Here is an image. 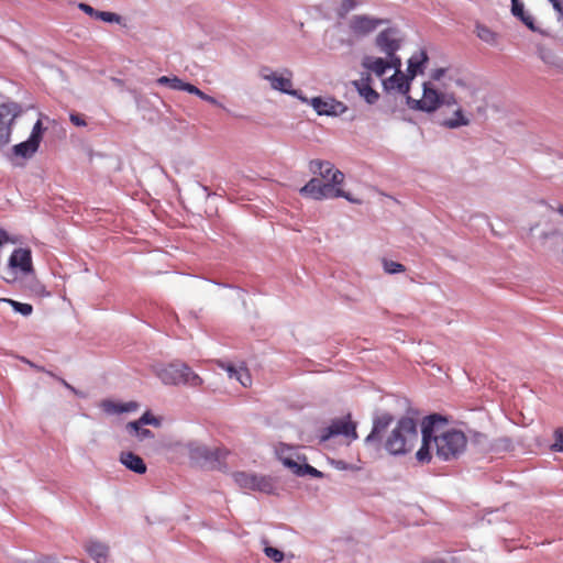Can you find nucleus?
Wrapping results in <instances>:
<instances>
[{
  "label": "nucleus",
  "mask_w": 563,
  "mask_h": 563,
  "mask_svg": "<svg viewBox=\"0 0 563 563\" xmlns=\"http://www.w3.org/2000/svg\"><path fill=\"white\" fill-rule=\"evenodd\" d=\"M512 440L508 437L500 438L496 441L495 449L503 451H510L512 449Z\"/></svg>",
  "instance_id": "obj_45"
},
{
  "label": "nucleus",
  "mask_w": 563,
  "mask_h": 563,
  "mask_svg": "<svg viewBox=\"0 0 563 563\" xmlns=\"http://www.w3.org/2000/svg\"><path fill=\"white\" fill-rule=\"evenodd\" d=\"M442 101H443V106H445V107H451V106L457 104V100H456L454 93H445L444 92V98L442 99Z\"/></svg>",
  "instance_id": "obj_56"
},
{
  "label": "nucleus",
  "mask_w": 563,
  "mask_h": 563,
  "mask_svg": "<svg viewBox=\"0 0 563 563\" xmlns=\"http://www.w3.org/2000/svg\"><path fill=\"white\" fill-rule=\"evenodd\" d=\"M385 60L390 65V69L397 71L401 67V58L397 55V52L386 54Z\"/></svg>",
  "instance_id": "obj_43"
},
{
  "label": "nucleus",
  "mask_w": 563,
  "mask_h": 563,
  "mask_svg": "<svg viewBox=\"0 0 563 563\" xmlns=\"http://www.w3.org/2000/svg\"><path fill=\"white\" fill-rule=\"evenodd\" d=\"M454 84L457 86V87H461V88H464L466 86V82L464 79L462 78H456L454 79Z\"/></svg>",
  "instance_id": "obj_59"
},
{
  "label": "nucleus",
  "mask_w": 563,
  "mask_h": 563,
  "mask_svg": "<svg viewBox=\"0 0 563 563\" xmlns=\"http://www.w3.org/2000/svg\"><path fill=\"white\" fill-rule=\"evenodd\" d=\"M233 478L241 488L258 490L266 494H271L274 489V483L269 476L236 472L233 474Z\"/></svg>",
  "instance_id": "obj_8"
},
{
  "label": "nucleus",
  "mask_w": 563,
  "mask_h": 563,
  "mask_svg": "<svg viewBox=\"0 0 563 563\" xmlns=\"http://www.w3.org/2000/svg\"><path fill=\"white\" fill-rule=\"evenodd\" d=\"M554 442L551 444V450L554 452L563 453V428H558L553 433Z\"/></svg>",
  "instance_id": "obj_40"
},
{
  "label": "nucleus",
  "mask_w": 563,
  "mask_h": 563,
  "mask_svg": "<svg viewBox=\"0 0 563 563\" xmlns=\"http://www.w3.org/2000/svg\"><path fill=\"white\" fill-rule=\"evenodd\" d=\"M136 434V437L142 441V440H145V439H151V438H154V433L150 430V429H145L142 427H140L139 430H133Z\"/></svg>",
  "instance_id": "obj_52"
},
{
  "label": "nucleus",
  "mask_w": 563,
  "mask_h": 563,
  "mask_svg": "<svg viewBox=\"0 0 563 563\" xmlns=\"http://www.w3.org/2000/svg\"><path fill=\"white\" fill-rule=\"evenodd\" d=\"M357 423L352 420L351 415H346L340 418H334L330 423L322 428L319 433L320 442H327L335 437H344L352 441L358 438Z\"/></svg>",
  "instance_id": "obj_4"
},
{
  "label": "nucleus",
  "mask_w": 563,
  "mask_h": 563,
  "mask_svg": "<svg viewBox=\"0 0 563 563\" xmlns=\"http://www.w3.org/2000/svg\"><path fill=\"white\" fill-rule=\"evenodd\" d=\"M361 66L374 73L377 77H383L390 69V65L387 64L385 58L371 55H365L362 58Z\"/></svg>",
  "instance_id": "obj_22"
},
{
  "label": "nucleus",
  "mask_w": 563,
  "mask_h": 563,
  "mask_svg": "<svg viewBox=\"0 0 563 563\" xmlns=\"http://www.w3.org/2000/svg\"><path fill=\"white\" fill-rule=\"evenodd\" d=\"M429 55L427 51L420 49L412 54L407 60V76L412 80L416 76L422 75L429 64Z\"/></svg>",
  "instance_id": "obj_19"
},
{
  "label": "nucleus",
  "mask_w": 563,
  "mask_h": 563,
  "mask_svg": "<svg viewBox=\"0 0 563 563\" xmlns=\"http://www.w3.org/2000/svg\"><path fill=\"white\" fill-rule=\"evenodd\" d=\"M519 21L526 26L528 27L531 32H534V33H539L543 36L548 35V33L540 29L537 23H536V20L529 13L527 12L525 15H522Z\"/></svg>",
  "instance_id": "obj_34"
},
{
  "label": "nucleus",
  "mask_w": 563,
  "mask_h": 563,
  "mask_svg": "<svg viewBox=\"0 0 563 563\" xmlns=\"http://www.w3.org/2000/svg\"><path fill=\"white\" fill-rule=\"evenodd\" d=\"M284 95L292 96L302 103L309 106L310 98H308L302 90L292 87L291 73L286 68H284Z\"/></svg>",
  "instance_id": "obj_28"
},
{
  "label": "nucleus",
  "mask_w": 563,
  "mask_h": 563,
  "mask_svg": "<svg viewBox=\"0 0 563 563\" xmlns=\"http://www.w3.org/2000/svg\"><path fill=\"white\" fill-rule=\"evenodd\" d=\"M34 291L41 296H49V292L46 291L45 287L43 285H36L34 288Z\"/></svg>",
  "instance_id": "obj_57"
},
{
  "label": "nucleus",
  "mask_w": 563,
  "mask_h": 563,
  "mask_svg": "<svg viewBox=\"0 0 563 563\" xmlns=\"http://www.w3.org/2000/svg\"><path fill=\"white\" fill-rule=\"evenodd\" d=\"M185 91H187L191 95H195V96L199 97L201 100L207 101L213 106H221V103L214 97L207 95L206 92H203L202 90H200L198 87H196L195 85H192L190 82L187 84Z\"/></svg>",
  "instance_id": "obj_33"
},
{
  "label": "nucleus",
  "mask_w": 563,
  "mask_h": 563,
  "mask_svg": "<svg viewBox=\"0 0 563 563\" xmlns=\"http://www.w3.org/2000/svg\"><path fill=\"white\" fill-rule=\"evenodd\" d=\"M397 30L395 27H386L382 30L376 38L375 45L379 52L386 54L398 52L401 47V41L396 37Z\"/></svg>",
  "instance_id": "obj_15"
},
{
  "label": "nucleus",
  "mask_w": 563,
  "mask_h": 563,
  "mask_svg": "<svg viewBox=\"0 0 563 563\" xmlns=\"http://www.w3.org/2000/svg\"><path fill=\"white\" fill-rule=\"evenodd\" d=\"M333 198H343L346 201L353 205H362V199L354 197L350 191H345L341 188V186H336L334 189V194H332Z\"/></svg>",
  "instance_id": "obj_36"
},
{
  "label": "nucleus",
  "mask_w": 563,
  "mask_h": 563,
  "mask_svg": "<svg viewBox=\"0 0 563 563\" xmlns=\"http://www.w3.org/2000/svg\"><path fill=\"white\" fill-rule=\"evenodd\" d=\"M309 170L312 175L318 176V178L327 184H331L334 188L342 186L345 178L344 174L329 161L311 159L309 162Z\"/></svg>",
  "instance_id": "obj_5"
},
{
  "label": "nucleus",
  "mask_w": 563,
  "mask_h": 563,
  "mask_svg": "<svg viewBox=\"0 0 563 563\" xmlns=\"http://www.w3.org/2000/svg\"><path fill=\"white\" fill-rule=\"evenodd\" d=\"M435 123L439 126L449 129V130H456L463 126H467L471 123L470 118L466 115L465 111L462 108H457L454 110L452 117L440 119L438 118L435 120Z\"/></svg>",
  "instance_id": "obj_20"
},
{
  "label": "nucleus",
  "mask_w": 563,
  "mask_h": 563,
  "mask_svg": "<svg viewBox=\"0 0 563 563\" xmlns=\"http://www.w3.org/2000/svg\"><path fill=\"white\" fill-rule=\"evenodd\" d=\"M275 453H276L277 459L282 460V453L278 450H276Z\"/></svg>",
  "instance_id": "obj_62"
},
{
  "label": "nucleus",
  "mask_w": 563,
  "mask_h": 563,
  "mask_svg": "<svg viewBox=\"0 0 563 563\" xmlns=\"http://www.w3.org/2000/svg\"><path fill=\"white\" fill-rule=\"evenodd\" d=\"M284 468H288L298 477L324 478L325 474L308 463L303 454L284 456Z\"/></svg>",
  "instance_id": "obj_9"
},
{
  "label": "nucleus",
  "mask_w": 563,
  "mask_h": 563,
  "mask_svg": "<svg viewBox=\"0 0 563 563\" xmlns=\"http://www.w3.org/2000/svg\"><path fill=\"white\" fill-rule=\"evenodd\" d=\"M21 113V107L16 102L0 104V150L9 144L12 134V124Z\"/></svg>",
  "instance_id": "obj_6"
},
{
  "label": "nucleus",
  "mask_w": 563,
  "mask_h": 563,
  "mask_svg": "<svg viewBox=\"0 0 563 563\" xmlns=\"http://www.w3.org/2000/svg\"><path fill=\"white\" fill-rule=\"evenodd\" d=\"M56 380H58L65 388H67L68 390H70L74 395L80 397V398H85V394L81 393L80 390L76 389L74 386H71L70 384H68L64 378L59 377L56 375V377H54Z\"/></svg>",
  "instance_id": "obj_50"
},
{
  "label": "nucleus",
  "mask_w": 563,
  "mask_h": 563,
  "mask_svg": "<svg viewBox=\"0 0 563 563\" xmlns=\"http://www.w3.org/2000/svg\"><path fill=\"white\" fill-rule=\"evenodd\" d=\"M283 558H284V562H285V561H286V559H294V558H295V555H294L292 553L287 554V553L284 551Z\"/></svg>",
  "instance_id": "obj_60"
},
{
  "label": "nucleus",
  "mask_w": 563,
  "mask_h": 563,
  "mask_svg": "<svg viewBox=\"0 0 563 563\" xmlns=\"http://www.w3.org/2000/svg\"><path fill=\"white\" fill-rule=\"evenodd\" d=\"M383 268H384V272L389 275H396V274L405 272V269H406L401 263L395 262L391 260H384Z\"/></svg>",
  "instance_id": "obj_35"
},
{
  "label": "nucleus",
  "mask_w": 563,
  "mask_h": 563,
  "mask_svg": "<svg viewBox=\"0 0 563 563\" xmlns=\"http://www.w3.org/2000/svg\"><path fill=\"white\" fill-rule=\"evenodd\" d=\"M558 14V21L563 20V0H548Z\"/></svg>",
  "instance_id": "obj_51"
},
{
  "label": "nucleus",
  "mask_w": 563,
  "mask_h": 563,
  "mask_svg": "<svg viewBox=\"0 0 563 563\" xmlns=\"http://www.w3.org/2000/svg\"><path fill=\"white\" fill-rule=\"evenodd\" d=\"M98 20H101L107 23H122V16L114 12H108V11H100L98 14Z\"/></svg>",
  "instance_id": "obj_41"
},
{
  "label": "nucleus",
  "mask_w": 563,
  "mask_h": 563,
  "mask_svg": "<svg viewBox=\"0 0 563 563\" xmlns=\"http://www.w3.org/2000/svg\"><path fill=\"white\" fill-rule=\"evenodd\" d=\"M69 119H70L71 123L76 126H86L87 125L85 119L78 113H70Z\"/></svg>",
  "instance_id": "obj_53"
},
{
  "label": "nucleus",
  "mask_w": 563,
  "mask_h": 563,
  "mask_svg": "<svg viewBox=\"0 0 563 563\" xmlns=\"http://www.w3.org/2000/svg\"><path fill=\"white\" fill-rule=\"evenodd\" d=\"M229 451L225 449H210L206 445H197L190 450V457L199 463L216 466L227 459Z\"/></svg>",
  "instance_id": "obj_12"
},
{
  "label": "nucleus",
  "mask_w": 563,
  "mask_h": 563,
  "mask_svg": "<svg viewBox=\"0 0 563 563\" xmlns=\"http://www.w3.org/2000/svg\"><path fill=\"white\" fill-rule=\"evenodd\" d=\"M448 73V68L438 67L431 70L430 78L434 81H440Z\"/></svg>",
  "instance_id": "obj_49"
},
{
  "label": "nucleus",
  "mask_w": 563,
  "mask_h": 563,
  "mask_svg": "<svg viewBox=\"0 0 563 563\" xmlns=\"http://www.w3.org/2000/svg\"><path fill=\"white\" fill-rule=\"evenodd\" d=\"M450 422L449 417L439 412L424 416L419 423L420 433L428 438H439L437 432Z\"/></svg>",
  "instance_id": "obj_14"
},
{
  "label": "nucleus",
  "mask_w": 563,
  "mask_h": 563,
  "mask_svg": "<svg viewBox=\"0 0 563 563\" xmlns=\"http://www.w3.org/2000/svg\"><path fill=\"white\" fill-rule=\"evenodd\" d=\"M44 131L45 128L43 126L42 121L37 120L32 128L29 139L40 145L43 140Z\"/></svg>",
  "instance_id": "obj_37"
},
{
  "label": "nucleus",
  "mask_w": 563,
  "mask_h": 563,
  "mask_svg": "<svg viewBox=\"0 0 563 563\" xmlns=\"http://www.w3.org/2000/svg\"><path fill=\"white\" fill-rule=\"evenodd\" d=\"M8 266L12 271V277H3V280L7 283H13L16 279L14 274L15 269H20L23 274L32 273L33 264L31 251L22 247L13 250L9 257Z\"/></svg>",
  "instance_id": "obj_11"
},
{
  "label": "nucleus",
  "mask_w": 563,
  "mask_h": 563,
  "mask_svg": "<svg viewBox=\"0 0 563 563\" xmlns=\"http://www.w3.org/2000/svg\"><path fill=\"white\" fill-rule=\"evenodd\" d=\"M78 8L85 12L86 14H88L89 16L98 20V14L100 13L99 10H96L95 8H92L91 5L85 3V2H80L78 4Z\"/></svg>",
  "instance_id": "obj_48"
},
{
  "label": "nucleus",
  "mask_w": 563,
  "mask_h": 563,
  "mask_svg": "<svg viewBox=\"0 0 563 563\" xmlns=\"http://www.w3.org/2000/svg\"><path fill=\"white\" fill-rule=\"evenodd\" d=\"M373 79L369 74L360 80H353L352 85L367 104H374L379 99V93L372 87Z\"/></svg>",
  "instance_id": "obj_17"
},
{
  "label": "nucleus",
  "mask_w": 563,
  "mask_h": 563,
  "mask_svg": "<svg viewBox=\"0 0 563 563\" xmlns=\"http://www.w3.org/2000/svg\"><path fill=\"white\" fill-rule=\"evenodd\" d=\"M395 421V416L388 411H376L372 417V428L363 440L367 450L375 453L384 450L393 457L409 454L419 441L418 411L411 410L396 420L389 434L386 431Z\"/></svg>",
  "instance_id": "obj_1"
},
{
  "label": "nucleus",
  "mask_w": 563,
  "mask_h": 563,
  "mask_svg": "<svg viewBox=\"0 0 563 563\" xmlns=\"http://www.w3.org/2000/svg\"><path fill=\"white\" fill-rule=\"evenodd\" d=\"M334 189L331 184H327L318 177H312L299 189V194L307 199L323 201L333 199Z\"/></svg>",
  "instance_id": "obj_10"
},
{
  "label": "nucleus",
  "mask_w": 563,
  "mask_h": 563,
  "mask_svg": "<svg viewBox=\"0 0 563 563\" xmlns=\"http://www.w3.org/2000/svg\"><path fill=\"white\" fill-rule=\"evenodd\" d=\"M120 462L130 471L136 473V474H144L146 473V464L145 462L143 461V459L129 451V452H122L120 454Z\"/></svg>",
  "instance_id": "obj_26"
},
{
  "label": "nucleus",
  "mask_w": 563,
  "mask_h": 563,
  "mask_svg": "<svg viewBox=\"0 0 563 563\" xmlns=\"http://www.w3.org/2000/svg\"><path fill=\"white\" fill-rule=\"evenodd\" d=\"M475 437H476V438H482V437H484V434H483V433H481V432H476V433H475Z\"/></svg>",
  "instance_id": "obj_64"
},
{
  "label": "nucleus",
  "mask_w": 563,
  "mask_h": 563,
  "mask_svg": "<svg viewBox=\"0 0 563 563\" xmlns=\"http://www.w3.org/2000/svg\"><path fill=\"white\" fill-rule=\"evenodd\" d=\"M88 555L96 563H106L108 561L109 548L98 540H89L84 545Z\"/></svg>",
  "instance_id": "obj_25"
},
{
  "label": "nucleus",
  "mask_w": 563,
  "mask_h": 563,
  "mask_svg": "<svg viewBox=\"0 0 563 563\" xmlns=\"http://www.w3.org/2000/svg\"><path fill=\"white\" fill-rule=\"evenodd\" d=\"M157 376L165 385H187L198 387L202 378L185 363H170L157 372Z\"/></svg>",
  "instance_id": "obj_3"
},
{
  "label": "nucleus",
  "mask_w": 563,
  "mask_h": 563,
  "mask_svg": "<svg viewBox=\"0 0 563 563\" xmlns=\"http://www.w3.org/2000/svg\"><path fill=\"white\" fill-rule=\"evenodd\" d=\"M476 29L477 36L484 42L489 43L495 36L494 32H492L487 26L477 24Z\"/></svg>",
  "instance_id": "obj_42"
},
{
  "label": "nucleus",
  "mask_w": 563,
  "mask_h": 563,
  "mask_svg": "<svg viewBox=\"0 0 563 563\" xmlns=\"http://www.w3.org/2000/svg\"><path fill=\"white\" fill-rule=\"evenodd\" d=\"M23 362H25L30 367L34 368L37 372H44V373L48 374L52 377H56V375L53 372L46 371L43 366H40V365H37V364L26 360V358H23Z\"/></svg>",
  "instance_id": "obj_55"
},
{
  "label": "nucleus",
  "mask_w": 563,
  "mask_h": 563,
  "mask_svg": "<svg viewBox=\"0 0 563 563\" xmlns=\"http://www.w3.org/2000/svg\"><path fill=\"white\" fill-rule=\"evenodd\" d=\"M227 371H228V374H229V377H230V378H235V377H236V375H238V372H239V369H238V368H235V367H234V366H232V365H229V366L227 367Z\"/></svg>",
  "instance_id": "obj_58"
},
{
  "label": "nucleus",
  "mask_w": 563,
  "mask_h": 563,
  "mask_svg": "<svg viewBox=\"0 0 563 563\" xmlns=\"http://www.w3.org/2000/svg\"><path fill=\"white\" fill-rule=\"evenodd\" d=\"M421 98L424 102L426 113L431 114L443 107L444 92L439 91L430 81H424Z\"/></svg>",
  "instance_id": "obj_16"
},
{
  "label": "nucleus",
  "mask_w": 563,
  "mask_h": 563,
  "mask_svg": "<svg viewBox=\"0 0 563 563\" xmlns=\"http://www.w3.org/2000/svg\"><path fill=\"white\" fill-rule=\"evenodd\" d=\"M100 408L108 415H118L135 411L139 408V404L136 401L121 404L110 399H104L100 402Z\"/></svg>",
  "instance_id": "obj_27"
},
{
  "label": "nucleus",
  "mask_w": 563,
  "mask_h": 563,
  "mask_svg": "<svg viewBox=\"0 0 563 563\" xmlns=\"http://www.w3.org/2000/svg\"><path fill=\"white\" fill-rule=\"evenodd\" d=\"M260 76L265 80H269L273 89L282 91V75L272 71L268 67H262Z\"/></svg>",
  "instance_id": "obj_31"
},
{
  "label": "nucleus",
  "mask_w": 563,
  "mask_h": 563,
  "mask_svg": "<svg viewBox=\"0 0 563 563\" xmlns=\"http://www.w3.org/2000/svg\"><path fill=\"white\" fill-rule=\"evenodd\" d=\"M283 448H284V451H286V450H289V449H290V445H288V444L284 443V444H283Z\"/></svg>",
  "instance_id": "obj_63"
},
{
  "label": "nucleus",
  "mask_w": 563,
  "mask_h": 563,
  "mask_svg": "<svg viewBox=\"0 0 563 563\" xmlns=\"http://www.w3.org/2000/svg\"><path fill=\"white\" fill-rule=\"evenodd\" d=\"M157 85L166 86L173 90L185 91L188 82H185L177 76H162L156 79Z\"/></svg>",
  "instance_id": "obj_29"
},
{
  "label": "nucleus",
  "mask_w": 563,
  "mask_h": 563,
  "mask_svg": "<svg viewBox=\"0 0 563 563\" xmlns=\"http://www.w3.org/2000/svg\"><path fill=\"white\" fill-rule=\"evenodd\" d=\"M309 106L322 117L336 118L347 111V106L331 96H313L309 99Z\"/></svg>",
  "instance_id": "obj_7"
},
{
  "label": "nucleus",
  "mask_w": 563,
  "mask_h": 563,
  "mask_svg": "<svg viewBox=\"0 0 563 563\" xmlns=\"http://www.w3.org/2000/svg\"><path fill=\"white\" fill-rule=\"evenodd\" d=\"M411 81L412 79L408 76L405 77L402 74H399V76H397L396 74H394L388 78L384 79L382 85L385 91L397 89L400 93L407 95L410 90Z\"/></svg>",
  "instance_id": "obj_24"
},
{
  "label": "nucleus",
  "mask_w": 563,
  "mask_h": 563,
  "mask_svg": "<svg viewBox=\"0 0 563 563\" xmlns=\"http://www.w3.org/2000/svg\"><path fill=\"white\" fill-rule=\"evenodd\" d=\"M144 424H153L155 427H159L161 420L158 418L154 417L150 411H146L137 420L129 422L126 424V428L130 430H139L140 427H142Z\"/></svg>",
  "instance_id": "obj_30"
},
{
  "label": "nucleus",
  "mask_w": 563,
  "mask_h": 563,
  "mask_svg": "<svg viewBox=\"0 0 563 563\" xmlns=\"http://www.w3.org/2000/svg\"><path fill=\"white\" fill-rule=\"evenodd\" d=\"M437 450V438L421 435V444L415 457L420 464H429L433 459V450Z\"/></svg>",
  "instance_id": "obj_23"
},
{
  "label": "nucleus",
  "mask_w": 563,
  "mask_h": 563,
  "mask_svg": "<svg viewBox=\"0 0 563 563\" xmlns=\"http://www.w3.org/2000/svg\"><path fill=\"white\" fill-rule=\"evenodd\" d=\"M357 3L355 0H342L341 9L343 12H350L356 8Z\"/></svg>",
  "instance_id": "obj_54"
},
{
  "label": "nucleus",
  "mask_w": 563,
  "mask_h": 563,
  "mask_svg": "<svg viewBox=\"0 0 563 563\" xmlns=\"http://www.w3.org/2000/svg\"><path fill=\"white\" fill-rule=\"evenodd\" d=\"M264 552L268 558L273 559L275 562H282V550L273 547H265Z\"/></svg>",
  "instance_id": "obj_46"
},
{
  "label": "nucleus",
  "mask_w": 563,
  "mask_h": 563,
  "mask_svg": "<svg viewBox=\"0 0 563 563\" xmlns=\"http://www.w3.org/2000/svg\"><path fill=\"white\" fill-rule=\"evenodd\" d=\"M0 302L9 303L15 312L21 313L24 317H27L33 312V307L30 303L15 301L10 298H0Z\"/></svg>",
  "instance_id": "obj_32"
},
{
  "label": "nucleus",
  "mask_w": 563,
  "mask_h": 563,
  "mask_svg": "<svg viewBox=\"0 0 563 563\" xmlns=\"http://www.w3.org/2000/svg\"><path fill=\"white\" fill-rule=\"evenodd\" d=\"M528 11L525 8V3L522 0H510V13L517 20H519L522 15H525Z\"/></svg>",
  "instance_id": "obj_38"
},
{
  "label": "nucleus",
  "mask_w": 563,
  "mask_h": 563,
  "mask_svg": "<svg viewBox=\"0 0 563 563\" xmlns=\"http://www.w3.org/2000/svg\"><path fill=\"white\" fill-rule=\"evenodd\" d=\"M40 145L33 142L32 140L27 139L24 142H21L19 144H15L10 153L7 154V158L13 164L18 165L15 163V159L18 157H21L23 159H30L34 156V154L37 152Z\"/></svg>",
  "instance_id": "obj_18"
},
{
  "label": "nucleus",
  "mask_w": 563,
  "mask_h": 563,
  "mask_svg": "<svg viewBox=\"0 0 563 563\" xmlns=\"http://www.w3.org/2000/svg\"><path fill=\"white\" fill-rule=\"evenodd\" d=\"M332 466L338 471H354L355 466L345 462L344 460H332Z\"/></svg>",
  "instance_id": "obj_47"
},
{
  "label": "nucleus",
  "mask_w": 563,
  "mask_h": 563,
  "mask_svg": "<svg viewBox=\"0 0 563 563\" xmlns=\"http://www.w3.org/2000/svg\"><path fill=\"white\" fill-rule=\"evenodd\" d=\"M556 211L563 217V205H559Z\"/></svg>",
  "instance_id": "obj_61"
},
{
  "label": "nucleus",
  "mask_w": 563,
  "mask_h": 563,
  "mask_svg": "<svg viewBox=\"0 0 563 563\" xmlns=\"http://www.w3.org/2000/svg\"><path fill=\"white\" fill-rule=\"evenodd\" d=\"M235 379L239 380L241 385H243L244 387L251 385L252 383V378L249 371L243 367L239 368Z\"/></svg>",
  "instance_id": "obj_44"
},
{
  "label": "nucleus",
  "mask_w": 563,
  "mask_h": 563,
  "mask_svg": "<svg viewBox=\"0 0 563 563\" xmlns=\"http://www.w3.org/2000/svg\"><path fill=\"white\" fill-rule=\"evenodd\" d=\"M405 99H406V104L408 106L409 109H411L413 111H420V112L426 113L424 102H422V98L415 99L408 92L407 95H405Z\"/></svg>",
  "instance_id": "obj_39"
},
{
  "label": "nucleus",
  "mask_w": 563,
  "mask_h": 563,
  "mask_svg": "<svg viewBox=\"0 0 563 563\" xmlns=\"http://www.w3.org/2000/svg\"><path fill=\"white\" fill-rule=\"evenodd\" d=\"M467 446V438L462 430L451 428L437 438L435 456L443 462L460 459Z\"/></svg>",
  "instance_id": "obj_2"
},
{
  "label": "nucleus",
  "mask_w": 563,
  "mask_h": 563,
  "mask_svg": "<svg viewBox=\"0 0 563 563\" xmlns=\"http://www.w3.org/2000/svg\"><path fill=\"white\" fill-rule=\"evenodd\" d=\"M538 57L548 66L554 68L558 73L563 74V57L553 49L544 45L537 46Z\"/></svg>",
  "instance_id": "obj_21"
},
{
  "label": "nucleus",
  "mask_w": 563,
  "mask_h": 563,
  "mask_svg": "<svg viewBox=\"0 0 563 563\" xmlns=\"http://www.w3.org/2000/svg\"><path fill=\"white\" fill-rule=\"evenodd\" d=\"M383 23H385V20L376 16L355 14L350 20V30L357 36H364L375 31Z\"/></svg>",
  "instance_id": "obj_13"
}]
</instances>
